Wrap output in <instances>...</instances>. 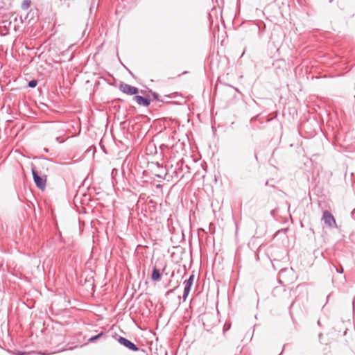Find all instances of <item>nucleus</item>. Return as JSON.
<instances>
[{
  "label": "nucleus",
  "mask_w": 355,
  "mask_h": 355,
  "mask_svg": "<svg viewBox=\"0 0 355 355\" xmlns=\"http://www.w3.org/2000/svg\"><path fill=\"white\" fill-rule=\"evenodd\" d=\"M133 100L139 105H143L145 107L148 106L150 103V101L148 98L141 96H135L133 97Z\"/></svg>",
  "instance_id": "7"
},
{
  "label": "nucleus",
  "mask_w": 355,
  "mask_h": 355,
  "mask_svg": "<svg viewBox=\"0 0 355 355\" xmlns=\"http://www.w3.org/2000/svg\"><path fill=\"white\" fill-rule=\"evenodd\" d=\"M119 89L123 93L128 95H135L139 92V89L137 87L123 83L120 84Z\"/></svg>",
  "instance_id": "5"
},
{
  "label": "nucleus",
  "mask_w": 355,
  "mask_h": 355,
  "mask_svg": "<svg viewBox=\"0 0 355 355\" xmlns=\"http://www.w3.org/2000/svg\"><path fill=\"white\" fill-rule=\"evenodd\" d=\"M31 5V0H24L21 4V8L23 10H27Z\"/></svg>",
  "instance_id": "11"
},
{
  "label": "nucleus",
  "mask_w": 355,
  "mask_h": 355,
  "mask_svg": "<svg viewBox=\"0 0 355 355\" xmlns=\"http://www.w3.org/2000/svg\"><path fill=\"white\" fill-rule=\"evenodd\" d=\"M166 174L167 173H166V171L164 169L162 168L161 171H159V173L156 174V176H157L158 178L164 179L166 178Z\"/></svg>",
  "instance_id": "12"
},
{
  "label": "nucleus",
  "mask_w": 355,
  "mask_h": 355,
  "mask_svg": "<svg viewBox=\"0 0 355 355\" xmlns=\"http://www.w3.org/2000/svg\"><path fill=\"white\" fill-rule=\"evenodd\" d=\"M162 277V273L159 269H157L156 267H153L152 275H151V279L154 282H159L160 281Z\"/></svg>",
  "instance_id": "8"
},
{
  "label": "nucleus",
  "mask_w": 355,
  "mask_h": 355,
  "mask_svg": "<svg viewBox=\"0 0 355 355\" xmlns=\"http://www.w3.org/2000/svg\"><path fill=\"white\" fill-rule=\"evenodd\" d=\"M321 220L329 229H334L338 227L334 216L330 211L327 210L323 211Z\"/></svg>",
  "instance_id": "2"
},
{
  "label": "nucleus",
  "mask_w": 355,
  "mask_h": 355,
  "mask_svg": "<svg viewBox=\"0 0 355 355\" xmlns=\"http://www.w3.org/2000/svg\"><path fill=\"white\" fill-rule=\"evenodd\" d=\"M291 289H286L284 286H275L272 290V295L275 297H279L284 301L289 300L291 297Z\"/></svg>",
  "instance_id": "1"
},
{
  "label": "nucleus",
  "mask_w": 355,
  "mask_h": 355,
  "mask_svg": "<svg viewBox=\"0 0 355 355\" xmlns=\"http://www.w3.org/2000/svg\"><path fill=\"white\" fill-rule=\"evenodd\" d=\"M334 0H329V2L331 3Z\"/></svg>",
  "instance_id": "17"
},
{
  "label": "nucleus",
  "mask_w": 355,
  "mask_h": 355,
  "mask_svg": "<svg viewBox=\"0 0 355 355\" xmlns=\"http://www.w3.org/2000/svg\"><path fill=\"white\" fill-rule=\"evenodd\" d=\"M177 288H178V287H175V288H173V289H170V290H168V291L166 292V295H170V294L173 293Z\"/></svg>",
  "instance_id": "15"
},
{
  "label": "nucleus",
  "mask_w": 355,
  "mask_h": 355,
  "mask_svg": "<svg viewBox=\"0 0 355 355\" xmlns=\"http://www.w3.org/2000/svg\"><path fill=\"white\" fill-rule=\"evenodd\" d=\"M212 318L214 319V321L212 324L213 325H214L217 322V320H216L214 316L211 314H205L202 318L203 324L205 326L206 323L211 320V319Z\"/></svg>",
  "instance_id": "9"
},
{
  "label": "nucleus",
  "mask_w": 355,
  "mask_h": 355,
  "mask_svg": "<svg viewBox=\"0 0 355 355\" xmlns=\"http://www.w3.org/2000/svg\"><path fill=\"white\" fill-rule=\"evenodd\" d=\"M104 335H105V333L101 331L99 334H98L97 335L90 337L88 339V341L89 343H94V342L96 341L98 339H99L100 338H102Z\"/></svg>",
  "instance_id": "10"
},
{
  "label": "nucleus",
  "mask_w": 355,
  "mask_h": 355,
  "mask_svg": "<svg viewBox=\"0 0 355 355\" xmlns=\"http://www.w3.org/2000/svg\"><path fill=\"white\" fill-rule=\"evenodd\" d=\"M116 339L119 344L124 346L130 351L137 352L139 349V348L135 343H132L130 340L124 337L116 335Z\"/></svg>",
  "instance_id": "4"
},
{
  "label": "nucleus",
  "mask_w": 355,
  "mask_h": 355,
  "mask_svg": "<svg viewBox=\"0 0 355 355\" xmlns=\"http://www.w3.org/2000/svg\"><path fill=\"white\" fill-rule=\"evenodd\" d=\"M37 80H32L29 81L28 84V85L30 88H34L37 86Z\"/></svg>",
  "instance_id": "13"
},
{
  "label": "nucleus",
  "mask_w": 355,
  "mask_h": 355,
  "mask_svg": "<svg viewBox=\"0 0 355 355\" xmlns=\"http://www.w3.org/2000/svg\"><path fill=\"white\" fill-rule=\"evenodd\" d=\"M294 302H295V300H293V301L292 302V303H291V306H293V304H294Z\"/></svg>",
  "instance_id": "16"
},
{
  "label": "nucleus",
  "mask_w": 355,
  "mask_h": 355,
  "mask_svg": "<svg viewBox=\"0 0 355 355\" xmlns=\"http://www.w3.org/2000/svg\"><path fill=\"white\" fill-rule=\"evenodd\" d=\"M32 175L35 185L41 190H44L46 184V176L40 175L35 168H32Z\"/></svg>",
  "instance_id": "3"
},
{
  "label": "nucleus",
  "mask_w": 355,
  "mask_h": 355,
  "mask_svg": "<svg viewBox=\"0 0 355 355\" xmlns=\"http://www.w3.org/2000/svg\"><path fill=\"white\" fill-rule=\"evenodd\" d=\"M334 267L336 269V271L338 272V273H343V268L342 266H340V268H337L335 266H334Z\"/></svg>",
  "instance_id": "14"
},
{
  "label": "nucleus",
  "mask_w": 355,
  "mask_h": 355,
  "mask_svg": "<svg viewBox=\"0 0 355 355\" xmlns=\"http://www.w3.org/2000/svg\"><path fill=\"white\" fill-rule=\"evenodd\" d=\"M193 279H194V275H190V277H189L188 279H187L184 282V293H183V295H182L183 302H185L187 299V297H188L190 290H191V287L193 282Z\"/></svg>",
  "instance_id": "6"
}]
</instances>
